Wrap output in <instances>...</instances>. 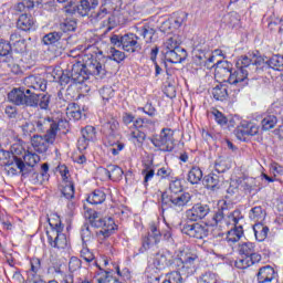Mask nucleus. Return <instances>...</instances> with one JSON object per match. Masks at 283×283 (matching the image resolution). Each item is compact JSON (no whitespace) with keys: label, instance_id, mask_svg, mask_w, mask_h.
<instances>
[{"label":"nucleus","instance_id":"25","mask_svg":"<svg viewBox=\"0 0 283 283\" xmlns=\"http://www.w3.org/2000/svg\"><path fill=\"white\" fill-rule=\"evenodd\" d=\"M165 59L168 63H182L187 59V51L182 48L175 50H166Z\"/></svg>","mask_w":283,"mask_h":283},{"label":"nucleus","instance_id":"20","mask_svg":"<svg viewBox=\"0 0 283 283\" xmlns=\"http://www.w3.org/2000/svg\"><path fill=\"white\" fill-rule=\"evenodd\" d=\"M260 127L253 123L242 122L237 128L235 135L239 140H244V136H258Z\"/></svg>","mask_w":283,"mask_h":283},{"label":"nucleus","instance_id":"59","mask_svg":"<svg viewBox=\"0 0 283 283\" xmlns=\"http://www.w3.org/2000/svg\"><path fill=\"white\" fill-rule=\"evenodd\" d=\"M82 138H85L90 143L96 138V129L93 126H86L82 129Z\"/></svg>","mask_w":283,"mask_h":283},{"label":"nucleus","instance_id":"34","mask_svg":"<svg viewBox=\"0 0 283 283\" xmlns=\"http://www.w3.org/2000/svg\"><path fill=\"white\" fill-rule=\"evenodd\" d=\"M107 199V195L101 189L94 190L88 197L87 202L90 205H103L105 200Z\"/></svg>","mask_w":283,"mask_h":283},{"label":"nucleus","instance_id":"21","mask_svg":"<svg viewBox=\"0 0 283 283\" xmlns=\"http://www.w3.org/2000/svg\"><path fill=\"white\" fill-rule=\"evenodd\" d=\"M277 277V273L275 269L271 265H265L259 269L256 273V282L258 283H273Z\"/></svg>","mask_w":283,"mask_h":283},{"label":"nucleus","instance_id":"57","mask_svg":"<svg viewBox=\"0 0 283 283\" xmlns=\"http://www.w3.org/2000/svg\"><path fill=\"white\" fill-rule=\"evenodd\" d=\"M60 30H62V32H74V30H76V22L72 19H66L60 23Z\"/></svg>","mask_w":283,"mask_h":283},{"label":"nucleus","instance_id":"31","mask_svg":"<svg viewBox=\"0 0 283 283\" xmlns=\"http://www.w3.org/2000/svg\"><path fill=\"white\" fill-rule=\"evenodd\" d=\"M277 125V116L271 113H266L263 115V119L261 120V126L263 132H270Z\"/></svg>","mask_w":283,"mask_h":283},{"label":"nucleus","instance_id":"23","mask_svg":"<svg viewBox=\"0 0 283 283\" xmlns=\"http://www.w3.org/2000/svg\"><path fill=\"white\" fill-rule=\"evenodd\" d=\"M9 154L13 156L14 158V165L20 169V171H23L25 168V164L23 163V156H25V149L21 144H13L10 148Z\"/></svg>","mask_w":283,"mask_h":283},{"label":"nucleus","instance_id":"54","mask_svg":"<svg viewBox=\"0 0 283 283\" xmlns=\"http://www.w3.org/2000/svg\"><path fill=\"white\" fill-rule=\"evenodd\" d=\"M199 283H220V279L213 272H206L199 277Z\"/></svg>","mask_w":283,"mask_h":283},{"label":"nucleus","instance_id":"58","mask_svg":"<svg viewBox=\"0 0 283 283\" xmlns=\"http://www.w3.org/2000/svg\"><path fill=\"white\" fill-rule=\"evenodd\" d=\"M104 132L112 136L116 129H118V120L112 118L111 120L103 124Z\"/></svg>","mask_w":283,"mask_h":283},{"label":"nucleus","instance_id":"38","mask_svg":"<svg viewBox=\"0 0 283 283\" xmlns=\"http://www.w3.org/2000/svg\"><path fill=\"white\" fill-rule=\"evenodd\" d=\"M242 188L244 191H248V193H251V191H260V181L255 178L248 177L243 180Z\"/></svg>","mask_w":283,"mask_h":283},{"label":"nucleus","instance_id":"12","mask_svg":"<svg viewBox=\"0 0 283 283\" xmlns=\"http://www.w3.org/2000/svg\"><path fill=\"white\" fill-rule=\"evenodd\" d=\"M211 213V207L207 203H196L191 209L186 211V218L190 222H198Z\"/></svg>","mask_w":283,"mask_h":283},{"label":"nucleus","instance_id":"64","mask_svg":"<svg viewBox=\"0 0 283 283\" xmlns=\"http://www.w3.org/2000/svg\"><path fill=\"white\" fill-rule=\"evenodd\" d=\"M193 61H195V63H197V65L207 66V53L200 52L199 54L198 53L195 54Z\"/></svg>","mask_w":283,"mask_h":283},{"label":"nucleus","instance_id":"40","mask_svg":"<svg viewBox=\"0 0 283 283\" xmlns=\"http://www.w3.org/2000/svg\"><path fill=\"white\" fill-rule=\"evenodd\" d=\"M211 94L216 101H224V98L229 96L227 85L224 84H219L216 87H213Z\"/></svg>","mask_w":283,"mask_h":283},{"label":"nucleus","instance_id":"2","mask_svg":"<svg viewBox=\"0 0 283 283\" xmlns=\"http://www.w3.org/2000/svg\"><path fill=\"white\" fill-rule=\"evenodd\" d=\"M84 218L90 221L91 227L101 229L98 235H104V238H109L118 229L112 217L101 218V213L93 209H86L84 211Z\"/></svg>","mask_w":283,"mask_h":283},{"label":"nucleus","instance_id":"32","mask_svg":"<svg viewBox=\"0 0 283 283\" xmlns=\"http://www.w3.org/2000/svg\"><path fill=\"white\" fill-rule=\"evenodd\" d=\"M66 115L74 120H81L83 116H85V113L81 111V106H78V104L71 103L66 107Z\"/></svg>","mask_w":283,"mask_h":283},{"label":"nucleus","instance_id":"48","mask_svg":"<svg viewBox=\"0 0 283 283\" xmlns=\"http://www.w3.org/2000/svg\"><path fill=\"white\" fill-rule=\"evenodd\" d=\"M108 59L109 61H115V63H123L126 59L125 52L111 48Z\"/></svg>","mask_w":283,"mask_h":283},{"label":"nucleus","instance_id":"11","mask_svg":"<svg viewBox=\"0 0 283 283\" xmlns=\"http://www.w3.org/2000/svg\"><path fill=\"white\" fill-rule=\"evenodd\" d=\"M160 240H163V233H160V229H158L156 223H150L148 234L143 238L142 253L151 249V247H156Z\"/></svg>","mask_w":283,"mask_h":283},{"label":"nucleus","instance_id":"9","mask_svg":"<svg viewBox=\"0 0 283 283\" xmlns=\"http://www.w3.org/2000/svg\"><path fill=\"white\" fill-rule=\"evenodd\" d=\"M54 140H56V137H54L53 133L45 134L44 136L34 135L31 138V145L38 154H45L50 145H54Z\"/></svg>","mask_w":283,"mask_h":283},{"label":"nucleus","instance_id":"63","mask_svg":"<svg viewBox=\"0 0 283 283\" xmlns=\"http://www.w3.org/2000/svg\"><path fill=\"white\" fill-rule=\"evenodd\" d=\"M99 94L103 101H109V98H114V88L112 86H105L99 91Z\"/></svg>","mask_w":283,"mask_h":283},{"label":"nucleus","instance_id":"10","mask_svg":"<svg viewBox=\"0 0 283 283\" xmlns=\"http://www.w3.org/2000/svg\"><path fill=\"white\" fill-rule=\"evenodd\" d=\"M33 123L35 125V132L40 134H52L54 137L59 134V123L50 117H39Z\"/></svg>","mask_w":283,"mask_h":283},{"label":"nucleus","instance_id":"42","mask_svg":"<svg viewBox=\"0 0 283 283\" xmlns=\"http://www.w3.org/2000/svg\"><path fill=\"white\" fill-rule=\"evenodd\" d=\"M169 196H178L182 193V181L180 179H175L170 181L169 189L166 191Z\"/></svg>","mask_w":283,"mask_h":283},{"label":"nucleus","instance_id":"3","mask_svg":"<svg viewBox=\"0 0 283 283\" xmlns=\"http://www.w3.org/2000/svg\"><path fill=\"white\" fill-rule=\"evenodd\" d=\"M191 198L193 196L189 192H180L179 195L169 196V192L161 193V211H167V209H177L182 211L185 207L191 205Z\"/></svg>","mask_w":283,"mask_h":283},{"label":"nucleus","instance_id":"36","mask_svg":"<svg viewBox=\"0 0 283 283\" xmlns=\"http://www.w3.org/2000/svg\"><path fill=\"white\" fill-rule=\"evenodd\" d=\"M200 180H202V169L198 166H193L188 171V182H190V185H199Z\"/></svg>","mask_w":283,"mask_h":283},{"label":"nucleus","instance_id":"30","mask_svg":"<svg viewBox=\"0 0 283 283\" xmlns=\"http://www.w3.org/2000/svg\"><path fill=\"white\" fill-rule=\"evenodd\" d=\"M136 32L137 34H139V36H143L145 43H154V41H156V39L154 38L156 36V30L148 24L136 28Z\"/></svg>","mask_w":283,"mask_h":283},{"label":"nucleus","instance_id":"43","mask_svg":"<svg viewBox=\"0 0 283 283\" xmlns=\"http://www.w3.org/2000/svg\"><path fill=\"white\" fill-rule=\"evenodd\" d=\"M0 165L3 167H10L14 165V157L10 151L0 149Z\"/></svg>","mask_w":283,"mask_h":283},{"label":"nucleus","instance_id":"22","mask_svg":"<svg viewBox=\"0 0 283 283\" xmlns=\"http://www.w3.org/2000/svg\"><path fill=\"white\" fill-rule=\"evenodd\" d=\"M233 72V65L228 61H219L214 70V76L222 81H229Z\"/></svg>","mask_w":283,"mask_h":283},{"label":"nucleus","instance_id":"35","mask_svg":"<svg viewBox=\"0 0 283 283\" xmlns=\"http://www.w3.org/2000/svg\"><path fill=\"white\" fill-rule=\"evenodd\" d=\"M80 253H81L82 260H85L88 266H97L98 269H101V266L98 265V262H96V258L94 256V253H92V251H90L87 247H85V244L83 245V249L81 250Z\"/></svg>","mask_w":283,"mask_h":283},{"label":"nucleus","instance_id":"5","mask_svg":"<svg viewBox=\"0 0 283 283\" xmlns=\"http://www.w3.org/2000/svg\"><path fill=\"white\" fill-rule=\"evenodd\" d=\"M111 43L114 48H122L125 52H140L143 50V41L134 33H127L124 35H112Z\"/></svg>","mask_w":283,"mask_h":283},{"label":"nucleus","instance_id":"6","mask_svg":"<svg viewBox=\"0 0 283 283\" xmlns=\"http://www.w3.org/2000/svg\"><path fill=\"white\" fill-rule=\"evenodd\" d=\"M8 101L18 107H36V93L23 87L13 88L8 94Z\"/></svg>","mask_w":283,"mask_h":283},{"label":"nucleus","instance_id":"46","mask_svg":"<svg viewBox=\"0 0 283 283\" xmlns=\"http://www.w3.org/2000/svg\"><path fill=\"white\" fill-rule=\"evenodd\" d=\"M264 210H262V207H254L250 210L249 218L250 220H253L254 222H262L264 220Z\"/></svg>","mask_w":283,"mask_h":283},{"label":"nucleus","instance_id":"28","mask_svg":"<svg viewBox=\"0 0 283 283\" xmlns=\"http://www.w3.org/2000/svg\"><path fill=\"white\" fill-rule=\"evenodd\" d=\"M103 174L113 180L114 182H118V180H123V168L116 165H108L106 168L102 169Z\"/></svg>","mask_w":283,"mask_h":283},{"label":"nucleus","instance_id":"4","mask_svg":"<svg viewBox=\"0 0 283 283\" xmlns=\"http://www.w3.org/2000/svg\"><path fill=\"white\" fill-rule=\"evenodd\" d=\"M227 211H229V207L227 206V201H223L220 209L212 216L210 227H222L226 222L224 216H227ZM240 220H242V212H240V210H234L228 214L226 224H232L233 228L242 227Z\"/></svg>","mask_w":283,"mask_h":283},{"label":"nucleus","instance_id":"24","mask_svg":"<svg viewBox=\"0 0 283 283\" xmlns=\"http://www.w3.org/2000/svg\"><path fill=\"white\" fill-rule=\"evenodd\" d=\"M112 14V9L107 6V3L102 4L97 11H92L88 19L91 20V23H98L99 21H103V19H109Z\"/></svg>","mask_w":283,"mask_h":283},{"label":"nucleus","instance_id":"33","mask_svg":"<svg viewBox=\"0 0 283 283\" xmlns=\"http://www.w3.org/2000/svg\"><path fill=\"white\" fill-rule=\"evenodd\" d=\"M253 231L258 242H264L269 235V227L262 224L261 222H258L253 226Z\"/></svg>","mask_w":283,"mask_h":283},{"label":"nucleus","instance_id":"15","mask_svg":"<svg viewBox=\"0 0 283 283\" xmlns=\"http://www.w3.org/2000/svg\"><path fill=\"white\" fill-rule=\"evenodd\" d=\"M264 63V60L255 54L249 53L248 55H242L237 61V67L239 70H248L251 72V70H258V65H262Z\"/></svg>","mask_w":283,"mask_h":283},{"label":"nucleus","instance_id":"51","mask_svg":"<svg viewBox=\"0 0 283 283\" xmlns=\"http://www.w3.org/2000/svg\"><path fill=\"white\" fill-rule=\"evenodd\" d=\"M22 158L24 160L23 164L28 165V167H34V165H36V163L41 160L39 155L33 153H24V155H22Z\"/></svg>","mask_w":283,"mask_h":283},{"label":"nucleus","instance_id":"45","mask_svg":"<svg viewBox=\"0 0 283 283\" xmlns=\"http://www.w3.org/2000/svg\"><path fill=\"white\" fill-rule=\"evenodd\" d=\"M36 107L40 109H48L50 107V94H36L35 93Z\"/></svg>","mask_w":283,"mask_h":283},{"label":"nucleus","instance_id":"49","mask_svg":"<svg viewBox=\"0 0 283 283\" xmlns=\"http://www.w3.org/2000/svg\"><path fill=\"white\" fill-rule=\"evenodd\" d=\"M255 251V244L251 242L241 243L239 245V253L243 256H250L253 255V252Z\"/></svg>","mask_w":283,"mask_h":283},{"label":"nucleus","instance_id":"1","mask_svg":"<svg viewBox=\"0 0 283 283\" xmlns=\"http://www.w3.org/2000/svg\"><path fill=\"white\" fill-rule=\"evenodd\" d=\"M90 76H98L99 78L105 76L103 64L94 57L86 61V63L77 62L73 64L71 71L63 73L60 78L63 83H70L72 81L73 83L81 84L85 83Z\"/></svg>","mask_w":283,"mask_h":283},{"label":"nucleus","instance_id":"13","mask_svg":"<svg viewBox=\"0 0 283 283\" xmlns=\"http://www.w3.org/2000/svg\"><path fill=\"white\" fill-rule=\"evenodd\" d=\"M181 232L189 235V238H196L197 240H202L209 235V229L207 226H202L200 223H185L181 227Z\"/></svg>","mask_w":283,"mask_h":283},{"label":"nucleus","instance_id":"52","mask_svg":"<svg viewBox=\"0 0 283 283\" xmlns=\"http://www.w3.org/2000/svg\"><path fill=\"white\" fill-rule=\"evenodd\" d=\"M22 134L24 138H31L32 134L36 132L35 124L34 122H25L24 124L21 125Z\"/></svg>","mask_w":283,"mask_h":283},{"label":"nucleus","instance_id":"53","mask_svg":"<svg viewBox=\"0 0 283 283\" xmlns=\"http://www.w3.org/2000/svg\"><path fill=\"white\" fill-rule=\"evenodd\" d=\"M151 129V127L147 128H136L130 133L132 138H135L137 143H143L145 138H147V130Z\"/></svg>","mask_w":283,"mask_h":283},{"label":"nucleus","instance_id":"47","mask_svg":"<svg viewBox=\"0 0 283 283\" xmlns=\"http://www.w3.org/2000/svg\"><path fill=\"white\" fill-rule=\"evenodd\" d=\"M229 169H231V165L227 159L219 158L214 164V174H224Z\"/></svg>","mask_w":283,"mask_h":283},{"label":"nucleus","instance_id":"44","mask_svg":"<svg viewBox=\"0 0 283 283\" xmlns=\"http://www.w3.org/2000/svg\"><path fill=\"white\" fill-rule=\"evenodd\" d=\"M266 64L272 70H277L279 72L283 70V55H273L266 61Z\"/></svg>","mask_w":283,"mask_h":283},{"label":"nucleus","instance_id":"27","mask_svg":"<svg viewBox=\"0 0 283 283\" xmlns=\"http://www.w3.org/2000/svg\"><path fill=\"white\" fill-rule=\"evenodd\" d=\"M17 28L18 30H22V32H30L34 28V18L32 14H20L17 20Z\"/></svg>","mask_w":283,"mask_h":283},{"label":"nucleus","instance_id":"19","mask_svg":"<svg viewBox=\"0 0 283 283\" xmlns=\"http://www.w3.org/2000/svg\"><path fill=\"white\" fill-rule=\"evenodd\" d=\"M98 8V0H80L74 7V12L80 17H91L93 10Z\"/></svg>","mask_w":283,"mask_h":283},{"label":"nucleus","instance_id":"29","mask_svg":"<svg viewBox=\"0 0 283 283\" xmlns=\"http://www.w3.org/2000/svg\"><path fill=\"white\" fill-rule=\"evenodd\" d=\"M224 178L219 176L218 172L212 171L203 178V185L207 189H211V191H216V189H220V182H222Z\"/></svg>","mask_w":283,"mask_h":283},{"label":"nucleus","instance_id":"50","mask_svg":"<svg viewBox=\"0 0 283 283\" xmlns=\"http://www.w3.org/2000/svg\"><path fill=\"white\" fill-rule=\"evenodd\" d=\"M49 224H50L49 231H63V229H65L59 216L50 217Z\"/></svg>","mask_w":283,"mask_h":283},{"label":"nucleus","instance_id":"14","mask_svg":"<svg viewBox=\"0 0 283 283\" xmlns=\"http://www.w3.org/2000/svg\"><path fill=\"white\" fill-rule=\"evenodd\" d=\"M122 120L127 127H134L135 129H147V127H154V122L147 118H136L132 113H124Z\"/></svg>","mask_w":283,"mask_h":283},{"label":"nucleus","instance_id":"17","mask_svg":"<svg viewBox=\"0 0 283 283\" xmlns=\"http://www.w3.org/2000/svg\"><path fill=\"white\" fill-rule=\"evenodd\" d=\"M23 84L27 90H34L35 92H45L48 90V81L45 78L41 77V75H29L24 77Z\"/></svg>","mask_w":283,"mask_h":283},{"label":"nucleus","instance_id":"61","mask_svg":"<svg viewBox=\"0 0 283 283\" xmlns=\"http://www.w3.org/2000/svg\"><path fill=\"white\" fill-rule=\"evenodd\" d=\"M81 266H83V261H81V259H78L76 256H72L70 259L69 271H71V273L78 271V269H81Z\"/></svg>","mask_w":283,"mask_h":283},{"label":"nucleus","instance_id":"60","mask_svg":"<svg viewBox=\"0 0 283 283\" xmlns=\"http://www.w3.org/2000/svg\"><path fill=\"white\" fill-rule=\"evenodd\" d=\"M30 8H34V2L30 0H23L15 4L14 10L17 12H25V10H30Z\"/></svg>","mask_w":283,"mask_h":283},{"label":"nucleus","instance_id":"16","mask_svg":"<svg viewBox=\"0 0 283 283\" xmlns=\"http://www.w3.org/2000/svg\"><path fill=\"white\" fill-rule=\"evenodd\" d=\"M48 242L53 249H66L67 237L63 231L46 230Z\"/></svg>","mask_w":283,"mask_h":283},{"label":"nucleus","instance_id":"56","mask_svg":"<svg viewBox=\"0 0 283 283\" xmlns=\"http://www.w3.org/2000/svg\"><path fill=\"white\" fill-rule=\"evenodd\" d=\"M163 283H182V274L179 271H172L166 275Z\"/></svg>","mask_w":283,"mask_h":283},{"label":"nucleus","instance_id":"39","mask_svg":"<svg viewBox=\"0 0 283 283\" xmlns=\"http://www.w3.org/2000/svg\"><path fill=\"white\" fill-rule=\"evenodd\" d=\"M63 39V32L53 31L45 34L42 39L44 45H54V43H59Z\"/></svg>","mask_w":283,"mask_h":283},{"label":"nucleus","instance_id":"37","mask_svg":"<svg viewBox=\"0 0 283 283\" xmlns=\"http://www.w3.org/2000/svg\"><path fill=\"white\" fill-rule=\"evenodd\" d=\"M244 234V230L242 226L234 227L230 231H228L227 234V242H231L232 244H235V242H239L240 238Z\"/></svg>","mask_w":283,"mask_h":283},{"label":"nucleus","instance_id":"8","mask_svg":"<svg viewBox=\"0 0 283 283\" xmlns=\"http://www.w3.org/2000/svg\"><path fill=\"white\" fill-rule=\"evenodd\" d=\"M148 140L153 143L154 147L160 149V151H174V148L176 147L174 130L170 128L161 129L159 135L149 137Z\"/></svg>","mask_w":283,"mask_h":283},{"label":"nucleus","instance_id":"55","mask_svg":"<svg viewBox=\"0 0 283 283\" xmlns=\"http://www.w3.org/2000/svg\"><path fill=\"white\" fill-rule=\"evenodd\" d=\"M81 238L83 242V247H85L86 242L92 240V230L90 229V223H84L81 228Z\"/></svg>","mask_w":283,"mask_h":283},{"label":"nucleus","instance_id":"18","mask_svg":"<svg viewBox=\"0 0 283 283\" xmlns=\"http://www.w3.org/2000/svg\"><path fill=\"white\" fill-rule=\"evenodd\" d=\"M228 83H230V85H237L238 87H247V85H249V70L237 67V70L232 71Z\"/></svg>","mask_w":283,"mask_h":283},{"label":"nucleus","instance_id":"41","mask_svg":"<svg viewBox=\"0 0 283 283\" xmlns=\"http://www.w3.org/2000/svg\"><path fill=\"white\" fill-rule=\"evenodd\" d=\"M61 193L66 198V200H72V198H74V182L63 181Z\"/></svg>","mask_w":283,"mask_h":283},{"label":"nucleus","instance_id":"62","mask_svg":"<svg viewBox=\"0 0 283 283\" xmlns=\"http://www.w3.org/2000/svg\"><path fill=\"white\" fill-rule=\"evenodd\" d=\"M212 116H214V120L218 123V125L224 126L229 122L227 116H224V114L218 109L212 111Z\"/></svg>","mask_w":283,"mask_h":283},{"label":"nucleus","instance_id":"7","mask_svg":"<svg viewBox=\"0 0 283 283\" xmlns=\"http://www.w3.org/2000/svg\"><path fill=\"white\" fill-rule=\"evenodd\" d=\"M198 262V254L189 248L180 251L179 258L174 259V264L181 265V272L187 276L196 273V263Z\"/></svg>","mask_w":283,"mask_h":283},{"label":"nucleus","instance_id":"26","mask_svg":"<svg viewBox=\"0 0 283 283\" xmlns=\"http://www.w3.org/2000/svg\"><path fill=\"white\" fill-rule=\"evenodd\" d=\"M153 264L155 266V269H157V271H165V269L169 268V266H174V260L167 258V254H165V252H157L155 254Z\"/></svg>","mask_w":283,"mask_h":283}]
</instances>
